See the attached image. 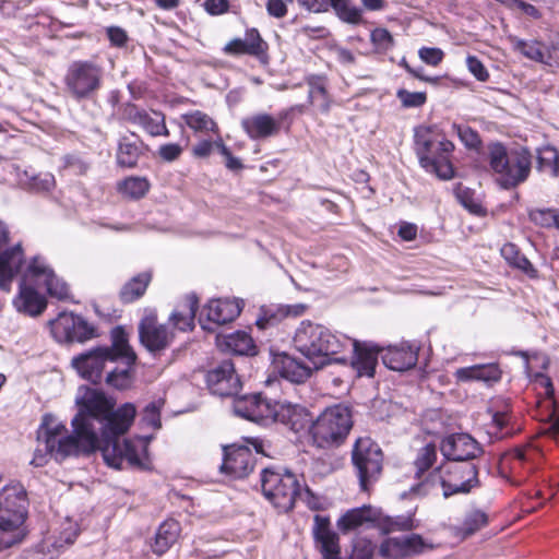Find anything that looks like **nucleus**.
I'll return each instance as SVG.
<instances>
[{
    "label": "nucleus",
    "mask_w": 559,
    "mask_h": 559,
    "mask_svg": "<svg viewBox=\"0 0 559 559\" xmlns=\"http://www.w3.org/2000/svg\"><path fill=\"white\" fill-rule=\"evenodd\" d=\"M75 404L78 414L71 425L73 436L61 438L58 428L40 430L47 448L58 460L80 454H91L100 450L105 463L121 469L124 464H141L135 445L129 441H120V436L130 428L136 414L135 406L124 403L115 409L116 402L103 391L82 385L79 388Z\"/></svg>",
    "instance_id": "obj_1"
},
{
    "label": "nucleus",
    "mask_w": 559,
    "mask_h": 559,
    "mask_svg": "<svg viewBox=\"0 0 559 559\" xmlns=\"http://www.w3.org/2000/svg\"><path fill=\"white\" fill-rule=\"evenodd\" d=\"M293 342L295 348L313 365L316 370L331 362L345 364L347 358L338 355L347 350L352 354L350 365L359 377L374 374L379 348L370 343L332 332L329 328L309 320H304L299 324Z\"/></svg>",
    "instance_id": "obj_2"
},
{
    "label": "nucleus",
    "mask_w": 559,
    "mask_h": 559,
    "mask_svg": "<svg viewBox=\"0 0 559 559\" xmlns=\"http://www.w3.org/2000/svg\"><path fill=\"white\" fill-rule=\"evenodd\" d=\"M532 153L527 147L519 146L508 150L501 143L489 146V166L497 183L512 189L525 182L532 169Z\"/></svg>",
    "instance_id": "obj_3"
},
{
    "label": "nucleus",
    "mask_w": 559,
    "mask_h": 559,
    "mask_svg": "<svg viewBox=\"0 0 559 559\" xmlns=\"http://www.w3.org/2000/svg\"><path fill=\"white\" fill-rule=\"evenodd\" d=\"M447 477L440 475L438 469L431 472L420 483L411 488V492L418 497H425L439 485L443 489V497L449 498L455 493H468L479 486L478 469L473 462H456L444 466Z\"/></svg>",
    "instance_id": "obj_4"
},
{
    "label": "nucleus",
    "mask_w": 559,
    "mask_h": 559,
    "mask_svg": "<svg viewBox=\"0 0 559 559\" xmlns=\"http://www.w3.org/2000/svg\"><path fill=\"white\" fill-rule=\"evenodd\" d=\"M433 145L443 153H452L454 144L440 133L437 127L418 126L414 129V151L420 166L430 174L442 180H449L454 176V168L451 160L431 155ZM444 154H442L443 156Z\"/></svg>",
    "instance_id": "obj_5"
},
{
    "label": "nucleus",
    "mask_w": 559,
    "mask_h": 559,
    "mask_svg": "<svg viewBox=\"0 0 559 559\" xmlns=\"http://www.w3.org/2000/svg\"><path fill=\"white\" fill-rule=\"evenodd\" d=\"M353 428V414L348 406L326 407L309 426L312 444L329 450L342 445Z\"/></svg>",
    "instance_id": "obj_6"
},
{
    "label": "nucleus",
    "mask_w": 559,
    "mask_h": 559,
    "mask_svg": "<svg viewBox=\"0 0 559 559\" xmlns=\"http://www.w3.org/2000/svg\"><path fill=\"white\" fill-rule=\"evenodd\" d=\"M28 513V498L25 488L16 483L5 486L0 491V530L12 533L8 538L2 537L0 543L11 547L24 537L23 524Z\"/></svg>",
    "instance_id": "obj_7"
},
{
    "label": "nucleus",
    "mask_w": 559,
    "mask_h": 559,
    "mask_svg": "<svg viewBox=\"0 0 559 559\" xmlns=\"http://www.w3.org/2000/svg\"><path fill=\"white\" fill-rule=\"evenodd\" d=\"M104 83V69L92 60L72 61L63 76L66 93L74 100L93 99Z\"/></svg>",
    "instance_id": "obj_8"
},
{
    "label": "nucleus",
    "mask_w": 559,
    "mask_h": 559,
    "mask_svg": "<svg viewBox=\"0 0 559 559\" xmlns=\"http://www.w3.org/2000/svg\"><path fill=\"white\" fill-rule=\"evenodd\" d=\"M261 487L264 497L280 511L288 512L295 506L302 490L309 493L308 487L302 488L297 476L290 472L284 473L266 467L261 472Z\"/></svg>",
    "instance_id": "obj_9"
},
{
    "label": "nucleus",
    "mask_w": 559,
    "mask_h": 559,
    "mask_svg": "<svg viewBox=\"0 0 559 559\" xmlns=\"http://www.w3.org/2000/svg\"><path fill=\"white\" fill-rule=\"evenodd\" d=\"M383 457L380 445L369 437H360L354 443L352 463L362 491H368L380 479Z\"/></svg>",
    "instance_id": "obj_10"
},
{
    "label": "nucleus",
    "mask_w": 559,
    "mask_h": 559,
    "mask_svg": "<svg viewBox=\"0 0 559 559\" xmlns=\"http://www.w3.org/2000/svg\"><path fill=\"white\" fill-rule=\"evenodd\" d=\"M112 359L121 360L123 367L114 366L108 370L106 383L122 390L129 385L130 368L135 364L136 355L129 345L128 334L122 326H116L111 331V345L106 346Z\"/></svg>",
    "instance_id": "obj_11"
},
{
    "label": "nucleus",
    "mask_w": 559,
    "mask_h": 559,
    "mask_svg": "<svg viewBox=\"0 0 559 559\" xmlns=\"http://www.w3.org/2000/svg\"><path fill=\"white\" fill-rule=\"evenodd\" d=\"M533 383L539 396L537 406L540 420L544 421L540 432L559 443V394L556 393L551 379L544 373L536 374Z\"/></svg>",
    "instance_id": "obj_12"
},
{
    "label": "nucleus",
    "mask_w": 559,
    "mask_h": 559,
    "mask_svg": "<svg viewBox=\"0 0 559 559\" xmlns=\"http://www.w3.org/2000/svg\"><path fill=\"white\" fill-rule=\"evenodd\" d=\"M117 362L110 356L107 347L97 346L72 358V366L87 381L97 384L106 381L108 370Z\"/></svg>",
    "instance_id": "obj_13"
},
{
    "label": "nucleus",
    "mask_w": 559,
    "mask_h": 559,
    "mask_svg": "<svg viewBox=\"0 0 559 559\" xmlns=\"http://www.w3.org/2000/svg\"><path fill=\"white\" fill-rule=\"evenodd\" d=\"M49 326L58 343H83L96 335L93 325L72 312H60L56 319L49 321Z\"/></svg>",
    "instance_id": "obj_14"
},
{
    "label": "nucleus",
    "mask_w": 559,
    "mask_h": 559,
    "mask_svg": "<svg viewBox=\"0 0 559 559\" xmlns=\"http://www.w3.org/2000/svg\"><path fill=\"white\" fill-rule=\"evenodd\" d=\"M442 455L452 463L472 462L481 454L480 444L468 433H453L441 441Z\"/></svg>",
    "instance_id": "obj_15"
},
{
    "label": "nucleus",
    "mask_w": 559,
    "mask_h": 559,
    "mask_svg": "<svg viewBox=\"0 0 559 559\" xmlns=\"http://www.w3.org/2000/svg\"><path fill=\"white\" fill-rule=\"evenodd\" d=\"M141 344L151 353L165 350L173 342L174 333L165 324H159L156 317L146 316L139 323Z\"/></svg>",
    "instance_id": "obj_16"
},
{
    "label": "nucleus",
    "mask_w": 559,
    "mask_h": 559,
    "mask_svg": "<svg viewBox=\"0 0 559 559\" xmlns=\"http://www.w3.org/2000/svg\"><path fill=\"white\" fill-rule=\"evenodd\" d=\"M210 391L218 396H233L238 394L241 382L235 372L231 360H223L206 374Z\"/></svg>",
    "instance_id": "obj_17"
},
{
    "label": "nucleus",
    "mask_w": 559,
    "mask_h": 559,
    "mask_svg": "<svg viewBox=\"0 0 559 559\" xmlns=\"http://www.w3.org/2000/svg\"><path fill=\"white\" fill-rule=\"evenodd\" d=\"M26 263L24 249L21 242L0 251V289L10 292L12 282L17 275H22Z\"/></svg>",
    "instance_id": "obj_18"
},
{
    "label": "nucleus",
    "mask_w": 559,
    "mask_h": 559,
    "mask_svg": "<svg viewBox=\"0 0 559 559\" xmlns=\"http://www.w3.org/2000/svg\"><path fill=\"white\" fill-rule=\"evenodd\" d=\"M286 116L287 112H284L276 119L269 114L259 112L245 117L240 124L251 140H263L278 134Z\"/></svg>",
    "instance_id": "obj_19"
},
{
    "label": "nucleus",
    "mask_w": 559,
    "mask_h": 559,
    "mask_svg": "<svg viewBox=\"0 0 559 559\" xmlns=\"http://www.w3.org/2000/svg\"><path fill=\"white\" fill-rule=\"evenodd\" d=\"M313 536L324 559H342L338 535L330 527L326 516H314Z\"/></svg>",
    "instance_id": "obj_20"
},
{
    "label": "nucleus",
    "mask_w": 559,
    "mask_h": 559,
    "mask_svg": "<svg viewBox=\"0 0 559 559\" xmlns=\"http://www.w3.org/2000/svg\"><path fill=\"white\" fill-rule=\"evenodd\" d=\"M242 307L243 302L239 299H213L203 308L201 318L205 316L207 322L217 325L226 324L240 314Z\"/></svg>",
    "instance_id": "obj_21"
},
{
    "label": "nucleus",
    "mask_w": 559,
    "mask_h": 559,
    "mask_svg": "<svg viewBox=\"0 0 559 559\" xmlns=\"http://www.w3.org/2000/svg\"><path fill=\"white\" fill-rule=\"evenodd\" d=\"M253 468V459L247 447L225 449L221 471L234 478L246 477Z\"/></svg>",
    "instance_id": "obj_22"
},
{
    "label": "nucleus",
    "mask_w": 559,
    "mask_h": 559,
    "mask_svg": "<svg viewBox=\"0 0 559 559\" xmlns=\"http://www.w3.org/2000/svg\"><path fill=\"white\" fill-rule=\"evenodd\" d=\"M419 346L402 343L400 346H390L382 355L383 364L391 370L405 371L416 366Z\"/></svg>",
    "instance_id": "obj_23"
},
{
    "label": "nucleus",
    "mask_w": 559,
    "mask_h": 559,
    "mask_svg": "<svg viewBox=\"0 0 559 559\" xmlns=\"http://www.w3.org/2000/svg\"><path fill=\"white\" fill-rule=\"evenodd\" d=\"M216 345L221 350L234 355L254 356L257 354L254 341L246 331L217 334Z\"/></svg>",
    "instance_id": "obj_24"
},
{
    "label": "nucleus",
    "mask_w": 559,
    "mask_h": 559,
    "mask_svg": "<svg viewBox=\"0 0 559 559\" xmlns=\"http://www.w3.org/2000/svg\"><path fill=\"white\" fill-rule=\"evenodd\" d=\"M274 369L284 379L293 383H304L310 378L313 365L309 366L287 354L280 355L274 360Z\"/></svg>",
    "instance_id": "obj_25"
},
{
    "label": "nucleus",
    "mask_w": 559,
    "mask_h": 559,
    "mask_svg": "<svg viewBox=\"0 0 559 559\" xmlns=\"http://www.w3.org/2000/svg\"><path fill=\"white\" fill-rule=\"evenodd\" d=\"M13 305L19 312L37 317L46 309L47 300L33 286L20 283L19 294L14 298Z\"/></svg>",
    "instance_id": "obj_26"
},
{
    "label": "nucleus",
    "mask_w": 559,
    "mask_h": 559,
    "mask_svg": "<svg viewBox=\"0 0 559 559\" xmlns=\"http://www.w3.org/2000/svg\"><path fill=\"white\" fill-rule=\"evenodd\" d=\"M312 421H314L312 415L301 405L283 403L282 407H280V418L277 423L287 426L295 432H300L306 429L309 431V426Z\"/></svg>",
    "instance_id": "obj_27"
},
{
    "label": "nucleus",
    "mask_w": 559,
    "mask_h": 559,
    "mask_svg": "<svg viewBox=\"0 0 559 559\" xmlns=\"http://www.w3.org/2000/svg\"><path fill=\"white\" fill-rule=\"evenodd\" d=\"M144 143L135 133L121 136L117 148V164L123 168H133L143 154Z\"/></svg>",
    "instance_id": "obj_28"
},
{
    "label": "nucleus",
    "mask_w": 559,
    "mask_h": 559,
    "mask_svg": "<svg viewBox=\"0 0 559 559\" xmlns=\"http://www.w3.org/2000/svg\"><path fill=\"white\" fill-rule=\"evenodd\" d=\"M53 273L44 257L35 255L25 263L20 283L44 287Z\"/></svg>",
    "instance_id": "obj_29"
},
{
    "label": "nucleus",
    "mask_w": 559,
    "mask_h": 559,
    "mask_svg": "<svg viewBox=\"0 0 559 559\" xmlns=\"http://www.w3.org/2000/svg\"><path fill=\"white\" fill-rule=\"evenodd\" d=\"M454 377L460 382L483 381L486 383L497 382L501 378V370L497 364H481L459 368Z\"/></svg>",
    "instance_id": "obj_30"
},
{
    "label": "nucleus",
    "mask_w": 559,
    "mask_h": 559,
    "mask_svg": "<svg viewBox=\"0 0 559 559\" xmlns=\"http://www.w3.org/2000/svg\"><path fill=\"white\" fill-rule=\"evenodd\" d=\"M309 86L308 99L312 104H317L322 114H329L332 106V98L326 91V80L322 75H309L306 78Z\"/></svg>",
    "instance_id": "obj_31"
},
{
    "label": "nucleus",
    "mask_w": 559,
    "mask_h": 559,
    "mask_svg": "<svg viewBox=\"0 0 559 559\" xmlns=\"http://www.w3.org/2000/svg\"><path fill=\"white\" fill-rule=\"evenodd\" d=\"M152 281V273L148 271L142 272L130 278L121 287L119 298L123 304H130L141 298Z\"/></svg>",
    "instance_id": "obj_32"
},
{
    "label": "nucleus",
    "mask_w": 559,
    "mask_h": 559,
    "mask_svg": "<svg viewBox=\"0 0 559 559\" xmlns=\"http://www.w3.org/2000/svg\"><path fill=\"white\" fill-rule=\"evenodd\" d=\"M199 299L194 294L186 297L182 309L175 310L169 320L180 331L192 330L194 326V317L198 310Z\"/></svg>",
    "instance_id": "obj_33"
},
{
    "label": "nucleus",
    "mask_w": 559,
    "mask_h": 559,
    "mask_svg": "<svg viewBox=\"0 0 559 559\" xmlns=\"http://www.w3.org/2000/svg\"><path fill=\"white\" fill-rule=\"evenodd\" d=\"M180 532L179 523L168 520L162 523L155 534L153 551L157 555L165 554L177 540Z\"/></svg>",
    "instance_id": "obj_34"
},
{
    "label": "nucleus",
    "mask_w": 559,
    "mask_h": 559,
    "mask_svg": "<svg viewBox=\"0 0 559 559\" xmlns=\"http://www.w3.org/2000/svg\"><path fill=\"white\" fill-rule=\"evenodd\" d=\"M510 41L513 46V49L521 55H523L525 58L543 63L546 66L547 61V45L537 40H524L515 36L510 37Z\"/></svg>",
    "instance_id": "obj_35"
},
{
    "label": "nucleus",
    "mask_w": 559,
    "mask_h": 559,
    "mask_svg": "<svg viewBox=\"0 0 559 559\" xmlns=\"http://www.w3.org/2000/svg\"><path fill=\"white\" fill-rule=\"evenodd\" d=\"M340 21L349 25L362 24V9L353 0H324Z\"/></svg>",
    "instance_id": "obj_36"
},
{
    "label": "nucleus",
    "mask_w": 559,
    "mask_h": 559,
    "mask_svg": "<svg viewBox=\"0 0 559 559\" xmlns=\"http://www.w3.org/2000/svg\"><path fill=\"white\" fill-rule=\"evenodd\" d=\"M44 427L50 428V429L58 428V436H60L61 438H66V437H70L71 436V435H64L67 432V429H66V427L62 424H57V423H55L52 420V418L49 415H45L44 419H43V423L39 426L38 431H37V440H38L39 443H43L45 445V453H41V450L37 449L35 454H34L33 460L31 461V464L36 466V467L44 466L47 463V455L48 454L50 456H52L56 461H58V459L56 457L55 453L47 448L45 438H41V436H39L40 435V430ZM64 459H62V461ZM59 462H61V460H59Z\"/></svg>",
    "instance_id": "obj_37"
},
{
    "label": "nucleus",
    "mask_w": 559,
    "mask_h": 559,
    "mask_svg": "<svg viewBox=\"0 0 559 559\" xmlns=\"http://www.w3.org/2000/svg\"><path fill=\"white\" fill-rule=\"evenodd\" d=\"M540 457V452L533 445L515 447L504 454V460L513 462L512 468L516 465L527 467L528 472L535 468L536 461Z\"/></svg>",
    "instance_id": "obj_38"
},
{
    "label": "nucleus",
    "mask_w": 559,
    "mask_h": 559,
    "mask_svg": "<svg viewBox=\"0 0 559 559\" xmlns=\"http://www.w3.org/2000/svg\"><path fill=\"white\" fill-rule=\"evenodd\" d=\"M501 255L511 266L521 270L531 278L537 276L536 269L514 243H504L501 248Z\"/></svg>",
    "instance_id": "obj_39"
},
{
    "label": "nucleus",
    "mask_w": 559,
    "mask_h": 559,
    "mask_svg": "<svg viewBox=\"0 0 559 559\" xmlns=\"http://www.w3.org/2000/svg\"><path fill=\"white\" fill-rule=\"evenodd\" d=\"M282 405L283 402L267 400L261 395L258 406H255V413L252 414L253 423L262 426H269L277 423L280 418V407H282Z\"/></svg>",
    "instance_id": "obj_40"
},
{
    "label": "nucleus",
    "mask_w": 559,
    "mask_h": 559,
    "mask_svg": "<svg viewBox=\"0 0 559 559\" xmlns=\"http://www.w3.org/2000/svg\"><path fill=\"white\" fill-rule=\"evenodd\" d=\"M371 521H373L371 509L369 507H362L347 511L337 521V526L341 531L347 532Z\"/></svg>",
    "instance_id": "obj_41"
},
{
    "label": "nucleus",
    "mask_w": 559,
    "mask_h": 559,
    "mask_svg": "<svg viewBox=\"0 0 559 559\" xmlns=\"http://www.w3.org/2000/svg\"><path fill=\"white\" fill-rule=\"evenodd\" d=\"M537 170L551 177L559 175V154L552 146H543L537 150Z\"/></svg>",
    "instance_id": "obj_42"
},
{
    "label": "nucleus",
    "mask_w": 559,
    "mask_h": 559,
    "mask_svg": "<svg viewBox=\"0 0 559 559\" xmlns=\"http://www.w3.org/2000/svg\"><path fill=\"white\" fill-rule=\"evenodd\" d=\"M150 182L144 177H128L118 183V191L133 200L142 199L150 190Z\"/></svg>",
    "instance_id": "obj_43"
},
{
    "label": "nucleus",
    "mask_w": 559,
    "mask_h": 559,
    "mask_svg": "<svg viewBox=\"0 0 559 559\" xmlns=\"http://www.w3.org/2000/svg\"><path fill=\"white\" fill-rule=\"evenodd\" d=\"M151 116L146 110L142 115L138 126L142 127L150 135H169V131L165 123V116L162 112L154 111Z\"/></svg>",
    "instance_id": "obj_44"
},
{
    "label": "nucleus",
    "mask_w": 559,
    "mask_h": 559,
    "mask_svg": "<svg viewBox=\"0 0 559 559\" xmlns=\"http://www.w3.org/2000/svg\"><path fill=\"white\" fill-rule=\"evenodd\" d=\"M183 119L187 126L197 132L218 133L217 124L213 121V119L200 110L186 114Z\"/></svg>",
    "instance_id": "obj_45"
},
{
    "label": "nucleus",
    "mask_w": 559,
    "mask_h": 559,
    "mask_svg": "<svg viewBox=\"0 0 559 559\" xmlns=\"http://www.w3.org/2000/svg\"><path fill=\"white\" fill-rule=\"evenodd\" d=\"M400 537L402 542L404 558L418 556L425 552L427 549L432 548V545L424 539V537L419 534L412 533Z\"/></svg>",
    "instance_id": "obj_46"
},
{
    "label": "nucleus",
    "mask_w": 559,
    "mask_h": 559,
    "mask_svg": "<svg viewBox=\"0 0 559 559\" xmlns=\"http://www.w3.org/2000/svg\"><path fill=\"white\" fill-rule=\"evenodd\" d=\"M487 524L488 515L481 510H473L466 514L462 526L459 528V533L463 538H466L475 534Z\"/></svg>",
    "instance_id": "obj_47"
},
{
    "label": "nucleus",
    "mask_w": 559,
    "mask_h": 559,
    "mask_svg": "<svg viewBox=\"0 0 559 559\" xmlns=\"http://www.w3.org/2000/svg\"><path fill=\"white\" fill-rule=\"evenodd\" d=\"M260 396L261 394H252L236 397L233 404L234 413L239 417L253 421L252 414L255 413V406H258Z\"/></svg>",
    "instance_id": "obj_48"
},
{
    "label": "nucleus",
    "mask_w": 559,
    "mask_h": 559,
    "mask_svg": "<svg viewBox=\"0 0 559 559\" xmlns=\"http://www.w3.org/2000/svg\"><path fill=\"white\" fill-rule=\"evenodd\" d=\"M246 55L260 58L267 50V44L262 39L257 28L247 29L245 34Z\"/></svg>",
    "instance_id": "obj_49"
},
{
    "label": "nucleus",
    "mask_w": 559,
    "mask_h": 559,
    "mask_svg": "<svg viewBox=\"0 0 559 559\" xmlns=\"http://www.w3.org/2000/svg\"><path fill=\"white\" fill-rule=\"evenodd\" d=\"M414 512H407L396 516H389L385 519V526L388 531L408 532L419 527L418 521L414 518Z\"/></svg>",
    "instance_id": "obj_50"
},
{
    "label": "nucleus",
    "mask_w": 559,
    "mask_h": 559,
    "mask_svg": "<svg viewBox=\"0 0 559 559\" xmlns=\"http://www.w3.org/2000/svg\"><path fill=\"white\" fill-rule=\"evenodd\" d=\"M437 459V450L433 444H427L423 447L414 462L416 467V477L420 478L423 474L428 471Z\"/></svg>",
    "instance_id": "obj_51"
},
{
    "label": "nucleus",
    "mask_w": 559,
    "mask_h": 559,
    "mask_svg": "<svg viewBox=\"0 0 559 559\" xmlns=\"http://www.w3.org/2000/svg\"><path fill=\"white\" fill-rule=\"evenodd\" d=\"M457 201L475 215H484L485 210L477 201L474 200V192L462 185H457L454 190Z\"/></svg>",
    "instance_id": "obj_52"
},
{
    "label": "nucleus",
    "mask_w": 559,
    "mask_h": 559,
    "mask_svg": "<svg viewBox=\"0 0 559 559\" xmlns=\"http://www.w3.org/2000/svg\"><path fill=\"white\" fill-rule=\"evenodd\" d=\"M379 555L384 559H405L401 537H388L379 547Z\"/></svg>",
    "instance_id": "obj_53"
},
{
    "label": "nucleus",
    "mask_w": 559,
    "mask_h": 559,
    "mask_svg": "<svg viewBox=\"0 0 559 559\" xmlns=\"http://www.w3.org/2000/svg\"><path fill=\"white\" fill-rule=\"evenodd\" d=\"M56 186L55 176L50 173L34 175L28 180V187L35 192H49Z\"/></svg>",
    "instance_id": "obj_54"
},
{
    "label": "nucleus",
    "mask_w": 559,
    "mask_h": 559,
    "mask_svg": "<svg viewBox=\"0 0 559 559\" xmlns=\"http://www.w3.org/2000/svg\"><path fill=\"white\" fill-rule=\"evenodd\" d=\"M164 402L162 400L148 403L142 415V420L153 429H159L160 424V409Z\"/></svg>",
    "instance_id": "obj_55"
},
{
    "label": "nucleus",
    "mask_w": 559,
    "mask_h": 559,
    "mask_svg": "<svg viewBox=\"0 0 559 559\" xmlns=\"http://www.w3.org/2000/svg\"><path fill=\"white\" fill-rule=\"evenodd\" d=\"M371 43L380 51H388L394 46V39L386 28L378 27L370 34Z\"/></svg>",
    "instance_id": "obj_56"
},
{
    "label": "nucleus",
    "mask_w": 559,
    "mask_h": 559,
    "mask_svg": "<svg viewBox=\"0 0 559 559\" xmlns=\"http://www.w3.org/2000/svg\"><path fill=\"white\" fill-rule=\"evenodd\" d=\"M452 128L466 147L476 148L480 144L478 133L471 127L454 123Z\"/></svg>",
    "instance_id": "obj_57"
},
{
    "label": "nucleus",
    "mask_w": 559,
    "mask_h": 559,
    "mask_svg": "<svg viewBox=\"0 0 559 559\" xmlns=\"http://www.w3.org/2000/svg\"><path fill=\"white\" fill-rule=\"evenodd\" d=\"M396 96L405 108L420 107L427 100L426 93L408 92L404 88L399 90Z\"/></svg>",
    "instance_id": "obj_58"
},
{
    "label": "nucleus",
    "mask_w": 559,
    "mask_h": 559,
    "mask_svg": "<svg viewBox=\"0 0 559 559\" xmlns=\"http://www.w3.org/2000/svg\"><path fill=\"white\" fill-rule=\"evenodd\" d=\"M557 211L550 209H535L528 212L530 219L542 227H552L556 223Z\"/></svg>",
    "instance_id": "obj_59"
},
{
    "label": "nucleus",
    "mask_w": 559,
    "mask_h": 559,
    "mask_svg": "<svg viewBox=\"0 0 559 559\" xmlns=\"http://www.w3.org/2000/svg\"><path fill=\"white\" fill-rule=\"evenodd\" d=\"M49 296L63 300L69 297V286L53 273L44 286Z\"/></svg>",
    "instance_id": "obj_60"
},
{
    "label": "nucleus",
    "mask_w": 559,
    "mask_h": 559,
    "mask_svg": "<svg viewBox=\"0 0 559 559\" xmlns=\"http://www.w3.org/2000/svg\"><path fill=\"white\" fill-rule=\"evenodd\" d=\"M373 556V546L370 540L365 538L356 539L353 544V550L348 559H371Z\"/></svg>",
    "instance_id": "obj_61"
},
{
    "label": "nucleus",
    "mask_w": 559,
    "mask_h": 559,
    "mask_svg": "<svg viewBox=\"0 0 559 559\" xmlns=\"http://www.w3.org/2000/svg\"><path fill=\"white\" fill-rule=\"evenodd\" d=\"M79 535V527L75 522L68 520L64 523L63 530L60 532L59 538L56 542L57 546L61 547L63 544L71 545L75 542Z\"/></svg>",
    "instance_id": "obj_62"
},
{
    "label": "nucleus",
    "mask_w": 559,
    "mask_h": 559,
    "mask_svg": "<svg viewBox=\"0 0 559 559\" xmlns=\"http://www.w3.org/2000/svg\"><path fill=\"white\" fill-rule=\"evenodd\" d=\"M466 66L468 71L480 82L489 79V73L484 63L475 56H467Z\"/></svg>",
    "instance_id": "obj_63"
},
{
    "label": "nucleus",
    "mask_w": 559,
    "mask_h": 559,
    "mask_svg": "<svg viewBox=\"0 0 559 559\" xmlns=\"http://www.w3.org/2000/svg\"><path fill=\"white\" fill-rule=\"evenodd\" d=\"M182 151L183 148L180 144L167 143L159 146L157 154L160 159L170 163L178 159L182 154Z\"/></svg>",
    "instance_id": "obj_64"
}]
</instances>
